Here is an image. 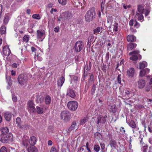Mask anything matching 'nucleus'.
<instances>
[{
    "mask_svg": "<svg viewBox=\"0 0 152 152\" xmlns=\"http://www.w3.org/2000/svg\"><path fill=\"white\" fill-rule=\"evenodd\" d=\"M34 65H36V67H37V61L38 59V55H35L34 57Z\"/></svg>",
    "mask_w": 152,
    "mask_h": 152,
    "instance_id": "e433bc0d",
    "label": "nucleus"
},
{
    "mask_svg": "<svg viewBox=\"0 0 152 152\" xmlns=\"http://www.w3.org/2000/svg\"><path fill=\"white\" fill-rule=\"evenodd\" d=\"M48 109V107L45 105L39 107V114H42L44 110H46Z\"/></svg>",
    "mask_w": 152,
    "mask_h": 152,
    "instance_id": "dca6fc26",
    "label": "nucleus"
},
{
    "mask_svg": "<svg viewBox=\"0 0 152 152\" xmlns=\"http://www.w3.org/2000/svg\"><path fill=\"white\" fill-rule=\"evenodd\" d=\"M50 152H57V149L56 148L52 147L50 149Z\"/></svg>",
    "mask_w": 152,
    "mask_h": 152,
    "instance_id": "603ef678",
    "label": "nucleus"
},
{
    "mask_svg": "<svg viewBox=\"0 0 152 152\" xmlns=\"http://www.w3.org/2000/svg\"><path fill=\"white\" fill-rule=\"evenodd\" d=\"M6 79L8 81V83L9 86L12 84L11 80V77L10 76H6Z\"/></svg>",
    "mask_w": 152,
    "mask_h": 152,
    "instance_id": "4c0bfd02",
    "label": "nucleus"
},
{
    "mask_svg": "<svg viewBox=\"0 0 152 152\" xmlns=\"http://www.w3.org/2000/svg\"><path fill=\"white\" fill-rule=\"evenodd\" d=\"M39 41H42L44 39L45 36V32L44 30L39 31Z\"/></svg>",
    "mask_w": 152,
    "mask_h": 152,
    "instance_id": "ddd939ff",
    "label": "nucleus"
},
{
    "mask_svg": "<svg viewBox=\"0 0 152 152\" xmlns=\"http://www.w3.org/2000/svg\"><path fill=\"white\" fill-rule=\"evenodd\" d=\"M48 145H51L53 144V142L51 140H49L48 141Z\"/></svg>",
    "mask_w": 152,
    "mask_h": 152,
    "instance_id": "680f3d73",
    "label": "nucleus"
},
{
    "mask_svg": "<svg viewBox=\"0 0 152 152\" xmlns=\"http://www.w3.org/2000/svg\"><path fill=\"white\" fill-rule=\"evenodd\" d=\"M12 116V114L9 112H6L4 114V117L5 120L7 121L10 120Z\"/></svg>",
    "mask_w": 152,
    "mask_h": 152,
    "instance_id": "2eb2a0df",
    "label": "nucleus"
},
{
    "mask_svg": "<svg viewBox=\"0 0 152 152\" xmlns=\"http://www.w3.org/2000/svg\"><path fill=\"white\" fill-rule=\"evenodd\" d=\"M146 74L145 71L143 69L140 71V73L139 76L141 77H143Z\"/></svg>",
    "mask_w": 152,
    "mask_h": 152,
    "instance_id": "a19ab883",
    "label": "nucleus"
},
{
    "mask_svg": "<svg viewBox=\"0 0 152 152\" xmlns=\"http://www.w3.org/2000/svg\"><path fill=\"white\" fill-rule=\"evenodd\" d=\"M71 82H73L74 83H77V82L79 80V79L77 76L73 75L71 77Z\"/></svg>",
    "mask_w": 152,
    "mask_h": 152,
    "instance_id": "4be33fe9",
    "label": "nucleus"
},
{
    "mask_svg": "<svg viewBox=\"0 0 152 152\" xmlns=\"http://www.w3.org/2000/svg\"><path fill=\"white\" fill-rule=\"evenodd\" d=\"M29 37L28 35H25L23 37L24 41L28 42L29 40Z\"/></svg>",
    "mask_w": 152,
    "mask_h": 152,
    "instance_id": "49530a36",
    "label": "nucleus"
},
{
    "mask_svg": "<svg viewBox=\"0 0 152 152\" xmlns=\"http://www.w3.org/2000/svg\"><path fill=\"white\" fill-rule=\"evenodd\" d=\"M16 123L17 124L18 126H19L20 127V126H21V121L20 118L19 117H18L16 118Z\"/></svg>",
    "mask_w": 152,
    "mask_h": 152,
    "instance_id": "2f4dec72",
    "label": "nucleus"
},
{
    "mask_svg": "<svg viewBox=\"0 0 152 152\" xmlns=\"http://www.w3.org/2000/svg\"><path fill=\"white\" fill-rule=\"evenodd\" d=\"M12 99L14 102H15L17 101V97L14 94L12 95Z\"/></svg>",
    "mask_w": 152,
    "mask_h": 152,
    "instance_id": "09e8293b",
    "label": "nucleus"
},
{
    "mask_svg": "<svg viewBox=\"0 0 152 152\" xmlns=\"http://www.w3.org/2000/svg\"><path fill=\"white\" fill-rule=\"evenodd\" d=\"M2 5L0 4V19L1 18V14L2 12Z\"/></svg>",
    "mask_w": 152,
    "mask_h": 152,
    "instance_id": "bf43d9fd",
    "label": "nucleus"
},
{
    "mask_svg": "<svg viewBox=\"0 0 152 152\" xmlns=\"http://www.w3.org/2000/svg\"><path fill=\"white\" fill-rule=\"evenodd\" d=\"M137 99L138 101H139L141 99V98L142 97L141 96L139 95H137Z\"/></svg>",
    "mask_w": 152,
    "mask_h": 152,
    "instance_id": "e2e57ef3",
    "label": "nucleus"
},
{
    "mask_svg": "<svg viewBox=\"0 0 152 152\" xmlns=\"http://www.w3.org/2000/svg\"><path fill=\"white\" fill-rule=\"evenodd\" d=\"M36 140V138L34 136L30 137V140H29L28 143L32 146H29L27 148L28 152H38L37 149L33 146L35 144Z\"/></svg>",
    "mask_w": 152,
    "mask_h": 152,
    "instance_id": "f03ea898",
    "label": "nucleus"
},
{
    "mask_svg": "<svg viewBox=\"0 0 152 152\" xmlns=\"http://www.w3.org/2000/svg\"><path fill=\"white\" fill-rule=\"evenodd\" d=\"M121 132L122 133H124L125 132L124 128L123 127H121L120 129Z\"/></svg>",
    "mask_w": 152,
    "mask_h": 152,
    "instance_id": "052dcab7",
    "label": "nucleus"
},
{
    "mask_svg": "<svg viewBox=\"0 0 152 152\" xmlns=\"http://www.w3.org/2000/svg\"><path fill=\"white\" fill-rule=\"evenodd\" d=\"M70 117V114L69 112L68 111H63L61 114V118L65 122L68 121Z\"/></svg>",
    "mask_w": 152,
    "mask_h": 152,
    "instance_id": "39448f33",
    "label": "nucleus"
},
{
    "mask_svg": "<svg viewBox=\"0 0 152 152\" xmlns=\"http://www.w3.org/2000/svg\"><path fill=\"white\" fill-rule=\"evenodd\" d=\"M19 83L20 85H23L27 81V79L26 76L24 75H20L18 78Z\"/></svg>",
    "mask_w": 152,
    "mask_h": 152,
    "instance_id": "0eeeda50",
    "label": "nucleus"
},
{
    "mask_svg": "<svg viewBox=\"0 0 152 152\" xmlns=\"http://www.w3.org/2000/svg\"><path fill=\"white\" fill-rule=\"evenodd\" d=\"M76 124L75 121H74L72 122L71 126L69 128V130L71 131L74 129Z\"/></svg>",
    "mask_w": 152,
    "mask_h": 152,
    "instance_id": "f704fd0d",
    "label": "nucleus"
},
{
    "mask_svg": "<svg viewBox=\"0 0 152 152\" xmlns=\"http://www.w3.org/2000/svg\"><path fill=\"white\" fill-rule=\"evenodd\" d=\"M142 14L138 13V12H136V14L135 15V17L137 18L138 20H142L143 21L144 19Z\"/></svg>",
    "mask_w": 152,
    "mask_h": 152,
    "instance_id": "aec40b11",
    "label": "nucleus"
},
{
    "mask_svg": "<svg viewBox=\"0 0 152 152\" xmlns=\"http://www.w3.org/2000/svg\"><path fill=\"white\" fill-rule=\"evenodd\" d=\"M83 47V45L82 41H78L75 44L74 47L75 50L77 52H80Z\"/></svg>",
    "mask_w": 152,
    "mask_h": 152,
    "instance_id": "423d86ee",
    "label": "nucleus"
},
{
    "mask_svg": "<svg viewBox=\"0 0 152 152\" xmlns=\"http://www.w3.org/2000/svg\"><path fill=\"white\" fill-rule=\"evenodd\" d=\"M95 15L96 13L94 8H91L86 14L85 15L86 21L88 22H90L92 21L95 18Z\"/></svg>",
    "mask_w": 152,
    "mask_h": 152,
    "instance_id": "f257e3e1",
    "label": "nucleus"
},
{
    "mask_svg": "<svg viewBox=\"0 0 152 152\" xmlns=\"http://www.w3.org/2000/svg\"><path fill=\"white\" fill-rule=\"evenodd\" d=\"M12 66L13 67L16 68L17 67V64L16 63H13L12 65Z\"/></svg>",
    "mask_w": 152,
    "mask_h": 152,
    "instance_id": "774afa93",
    "label": "nucleus"
},
{
    "mask_svg": "<svg viewBox=\"0 0 152 152\" xmlns=\"http://www.w3.org/2000/svg\"><path fill=\"white\" fill-rule=\"evenodd\" d=\"M94 149L96 151L98 152L99 151L100 148L99 145H95L94 146Z\"/></svg>",
    "mask_w": 152,
    "mask_h": 152,
    "instance_id": "c03bdc74",
    "label": "nucleus"
},
{
    "mask_svg": "<svg viewBox=\"0 0 152 152\" xmlns=\"http://www.w3.org/2000/svg\"><path fill=\"white\" fill-rule=\"evenodd\" d=\"M127 40L129 42H135L136 40V37L132 35H128L127 37Z\"/></svg>",
    "mask_w": 152,
    "mask_h": 152,
    "instance_id": "a211bd4d",
    "label": "nucleus"
},
{
    "mask_svg": "<svg viewBox=\"0 0 152 152\" xmlns=\"http://www.w3.org/2000/svg\"><path fill=\"white\" fill-rule=\"evenodd\" d=\"M1 131V134H8V132H9V129L7 127L2 128Z\"/></svg>",
    "mask_w": 152,
    "mask_h": 152,
    "instance_id": "412c9836",
    "label": "nucleus"
},
{
    "mask_svg": "<svg viewBox=\"0 0 152 152\" xmlns=\"http://www.w3.org/2000/svg\"><path fill=\"white\" fill-rule=\"evenodd\" d=\"M147 149V147L146 146H144L143 148V152H146Z\"/></svg>",
    "mask_w": 152,
    "mask_h": 152,
    "instance_id": "338daca9",
    "label": "nucleus"
},
{
    "mask_svg": "<svg viewBox=\"0 0 152 152\" xmlns=\"http://www.w3.org/2000/svg\"><path fill=\"white\" fill-rule=\"evenodd\" d=\"M6 33V27L4 25L1 26L0 28V34L2 35Z\"/></svg>",
    "mask_w": 152,
    "mask_h": 152,
    "instance_id": "5701e85b",
    "label": "nucleus"
},
{
    "mask_svg": "<svg viewBox=\"0 0 152 152\" xmlns=\"http://www.w3.org/2000/svg\"><path fill=\"white\" fill-rule=\"evenodd\" d=\"M59 4L62 5L64 6L66 4L67 0H58Z\"/></svg>",
    "mask_w": 152,
    "mask_h": 152,
    "instance_id": "473e14b6",
    "label": "nucleus"
},
{
    "mask_svg": "<svg viewBox=\"0 0 152 152\" xmlns=\"http://www.w3.org/2000/svg\"><path fill=\"white\" fill-rule=\"evenodd\" d=\"M102 29V28L99 27H98L96 28L94 30V34H95L96 33H98Z\"/></svg>",
    "mask_w": 152,
    "mask_h": 152,
    "instance_id": "c9c22d12",
    "label": "nucleus"
},
{
    "mask_svg": "<svg viewBox=\"0 0 152 152\" xmlns=\"http://www.w3.org/2000/svg\"><path fill=\"white\" fill-rule=\"evenodd\" d=\"M88 117H84L82 118L80 120V124L83 125L86 122L88 121Z\"/></svg>",
    "mask_w": 152,
    "mask_h": 152,
    "instance_id": "c756f323",
    "label": "nucleus"
},
{
    "mask_svg": "<svg viewBox=\"0 0 152 152\" xmlns=\"http://www.w3.org/2000/svg\"><path fill=\"white\" fill-rule=\"evenodd\" d=\"M29 111L31 112V113H34L36 112V109L34 107L28 108Z\"/></svg>",
    "mask_w": 152,
    "mask_h": 152,
    "instance_id": "79ce46f5",
    "label": "nucleus"
},
{
    "mask_svg": "<svg viewBox=\"0 0 152 152\" xmlns=\"http://www.w3.org/2000/svg\"><path fill=\"white\" fill-rule=\"evenodd\" d=\"M140 53L139 51L137 50L131 52L129 53V55H132V56L130 57V59L132 61H136L138 59L137 55Z\"/></svg>",
    "mask_w": 152,
    "mask_h": 152,
    "instance_id": "6e6552de",
    "label": "nucleus"
},
{
    "mask_svg": "<svg viewBox=\"0 0 152 152\" xmlns=\"http://www.w3.org/2000/svg\"><path fill=\"white\" fill-rule=\"evenodd\" d=\"M105 1H102L101 2V10L102 12H103L104 6Z\"/></svg>",
    "mask_w": 152,
    "mask_h": 152,
    "instance_id": "37998d69",
    "label": "nucleus"
},
{
    "mask_svg": "<svg viewBox=\"0 0 152 152\" xmlns=\"http://www.w3.org/2000/svg\"><path fill=\"white\" fill-rule=\"evenodd\" d=\"M3 53L4 56H9L10 54L11 51L8 46H5L4 47L3 50Z\"/></svg>",
    "mask_w": 152,
    "mask_h": 152,
    "instance_id": "9d476101",
    "label": "nucleus"
},
{
    "mask_svg": "<svg viewBox=\"0 0 152 152\" xmlns=\"http://www.w3.org/2000/svg\"><path fill=\"white\" fill-rule=\"evenodd\" d=\"M138 11L137 12H138V13L143 14L144 12V9L142 6L141 5L139 6L137 8Z\"/></svg>",
    "mask_w": 152,
    "mask_h": 152,
    "instance_id": "cd10ccee",
    "label": "nucleus"
},
{
    "mask_svg": "<svg viewBox=\"0 0 152 152\" xmlns=\"http://www.w3.org/2000/svg\"><path fill=\"white\" fill-rule=\"evenodd\" d=\"M10 19V17L9 16L7 15H5V18L3 21V22L5 25L7 24L8 23Z\"/></svg>",
    "mask_w": 152,
    "mask_h": 152,
    "instance_id": "7c9ffc66",
    "label": "nucleus"
},
{
    "mask_svg": "<svg viewBox=\"0 0 152 152\" xmlns=\"http://www.w3.org/2000/svg\"><path fill=\"white\" fill-rule=\"evenodd\" d=\"M120 77L121 75H118L117 78V81L119 84L121 83V78Z\"/></svg>",
    "mask_w": 152,
    "mask_h": 152,
    "instance_id": "3c124183",
    "label": "nucleus"
},
{
    "mask_svg": "<svg viewBox=\"0 0 152 152\" xmlns=\"http://www.w3.org/2000/svg\"><path fill=\"white\" fill-rule=\"evenodd\" d=\"M106 117V116H104V117L102 115L99 116L96 120V123L98 125H99V124L104 123L106 121L105 118Z\"/></svg>",
    "mask_w": 152,
    "mask_h": 152,
    "instance_id": "1a4fd4ad",
    "label": "nucleus"
},
{
    "mask_svg": "<svg viewBox=\"0 0 152 152\" xmlns=\"http://www.w3.org/2000/svg\"><path fill=\"white\" fill-rule=\"evenodd\" d=\"M44 98L43 96L41 97L39 99V101L40 103H42L44 100Z\"/></svg>",
    "mask_w": 152,
    "mask_h": 152,
    "instance_id": "69168bd1",
    "label": "nucleus"
},
{
    "mask_svg": "<svg viewBox=\"0 0 152 152\" xmlns=\"http://www.w3.org/2000/svg\"><path fill=\"white\" fill-rule=\"evenodd\" d=\"M28 107L29 108L31 107H34L35 104L33 103V102L32 101H30L28 102Z\"/></svg>",
    "mask_w": 152,
    "mask_h": 152,
    "instance_id": "58836bf2",
    "label": "nucleus"
},
{
    "mask_svg": "<svg viewBox=\"0 0 152 152\" xmlns=\"http://www.w3.org/2000/svg\"><path fill=\"white\" fill-rule=\"evenodd\" d=\"M143 70L146 74H148L150 71V69L148 68H146Z\"/></svg>",
    "mask_w": 152,
    "mask_h": 152,
    "instance_id": "4d7b16f0",
    "label": "nucleus"
},
{
    "mask_svg": "<svg viewBox=\"0 0 152 152\" xmlns=\"http://www.w3.org/2000/svg\"><path fill=\"white\" fill-rule=\"evenodd\" d=\"M129 125L131 127L133 128H135L136 127V125L134 122L133 121H131Z\"/></svg>",
    "mask_w": 152,
    "mask_h": 152,
    "instance_id": "72a5a7b5",
    "label": "nucleus"
},
{
    "mask_svg": "<svg viewBox=\"0 0 152 152\" xmlns=\"http://www.w3.org/2000/svg\"><path fill=\"white\" fill-rule=\"evenodd\" d=\"M78 103L76 101L69 102L67 104V106L69 110L72 111H75L77 108Z\"/></svg>",
    "mask_w": 152,
    "mask_h": 152,
    "instance_id": "20e7f679",
    "label": "nucleus"
},
{
    "mask_svg": "<svg viewBox=\"0 0 152 152\" xmlns=\"http://www.w3.org/2000/svg\"><path fill=\"white\" fill-rule=\"evenodd\" d=\"M45 102L46 104H49L50 103L51 98L49 95L47 96L45 98Z\"/></svg>",
    "mask_w": 152,
    "mask_h": 152,
    "instance_id": "b1692460",
    "label": "nucleus"
},
{
    "mask_svg": "<svg viewBox=\"0 0 152 152\" xmlns=\"http://www.w3.org/2000/svg\"><path fill=\"white\" fill-rule=\"evenodd\" d=\"M65 79L63 77H61L57 81V85L58 86L61 87L64 83Z\"/></svg>",
    "mask_w": 152,
    "mask_h": 152,
    "instance_id": "6ab92c4d",
    "label": "nucleus"
},
{
    "mask_svg": "<svg viewBox=\"0 0 152 152\" xmlns=\"http://www.w3.org/2000/svg\"><path fill=\"white\" fill-rule=\"evenodd\" d=\"M53 11L56 12L57 11V9H56L52 8L51 10L50 11V13L52 14L53 13Z\"/></svg>",
    "mask_w": 152,
    "mask_h": 152,
    "instance_id": "0e129e2a",
    "label": "nucleus"
},
{
    "mask_svg": "<svg viewBox=\"0 0 152 152\" xmlns=\"http://www.w3.org/2000/svg\"><path fill=\"white\" fill-rule=\"evenodd\" d=\"M28 128V126L26 124H24L23 125H22V126H20V127H19V128L20 129H27Z\"/></svg>",
    "mask_w": 152,
    "mask_h": 152,
    "instance_id": "de8ad7c7",
    "label": "nucleus"
},
{
    "mask_svg": "<svg viewBox=\"0 0 152 152\" xmlns=\"http://www.w3.org/2000/svg\"><path fill=\"white\" fill-rule=\"evenodd\" d=\"M23 144L24 146H26L27 147L28 145V140L26 139L25 140H23Z\"/></svg>",
    "mask_w": 152,
    "mask_h": 152,
    "instance_id": "8fccbe9b",
    "label": "nucleus"
},
{
    "mask_svg": "<svg viewBox=\"0 0 152 152\" xmlns=\"http://www.w3.org/2000/svg\"><path fill=\"white\" fill-rule=\"evenodd\" d=\"M66 95L72 98H74L76 96L75 94L74 91L70 88H69L67 89Z\"/></svg>",
    "mask_w": 152,
    "mask_h": 152,
    "instance_id": "9b49d317",
    "label": "nucleus"
},
{
    "mask_svg": "<svg viewBox=\"0 0 152 152\" xmlns=\"http://www.w3.org/2000/svg\"><path fill=\"white\" fill-rule=\"evenodd\" d=\"M12 134L0 135V141L2 143H6L9 141L12 142Z\"/></svg>",
    "mask_w": 152,
    "mask_h": 152,
    "instance_id": "7ed1b4c3",
    "label": "nucleus"
},
{
    "mask_svg": "<svg viewBox=\"0 0 152 152\" xmlns=\"http://www.w3.org/2000/svg\"><path fill=\"white\" fill-rule=\"evenodd\" d=\"M138 86L140 88H143L145 85V82L144 80L140 79L138 82Z\"/></svg>",
    "mask_w": 152,
    "mask_h": 152,
    "instance_id": "4468645a",
    "label": "nucleus"
},
{
    "mask_svg": "<svg viewBox=\"0 0 152 152\" xmlns=\"http://www.w3.org/2000/svg\"><path fill=\"white\" fill-rule=\"evenodd\" d=\"M118 23H115L113 27V30L115 31H118Z\"/></svg>",
    "mask_w": 152,
    "mask_h": 152,
    "instance_id": "a18cd8bd",
    "label": "nucleus"
},
{
    "mask_svg": "<svg viewBox=\"0 0 152 152\" xmlns=\"http://www.w3.org/2000/svg\"><path fill=\"white\" fill-rule=\"evenodd\" d=\"M100 146L101 147V148L102 150H103L105 148V145L104 143H100Z\"/></svg>",
    "mask_w": 152,
    "mask_h": 152,
    "instance_id": "13d9d810",
    "label": "nucleus"
},
{
    "mask_svg": "<svg viewBox=\"0 0 152 152\" xmlns=\"http://www.w3.org/2000/svg\"><path fill=\"white\" fill-rule=\"evenodd\" d=\"M109 111L111 112L115 113L116 111V108L114 105H112L109 108Z\"/></svg>",
    "mask_w": 152,
    "mask_h": 152,
    "instance_id": "393cba45",
    "label": "nucleus"
},
{
    "mask_svg": "<svg viewBox=\"0 0 152 152\" xmlns=\"http://www.w3.org/2000/svg\"><path fill=\"white\" fill-rule=\"evenodd\" d=\"M32 18L34 19H38V14H34L32 15Z\"/></svg>",
    "mask_w": 152,
    "mask_h": 152,
    "instance_id": "6e6d98bb",
    "label": "nucleus"
},
{
    "mask_svg": "<svg viewBox=\"0 0 152 152\" xmlns=\"http://www.w3.org/2000/svg\"><path fill=\"white\" fill-rule=\"evenodd\" d=\"M0 152H7V148L3 146L0 148Z\"/></svg>",
    "mask_w": 152,
    "mask_h": 152,
    "instance_id": "ea45409f",
    "label": "nucleus"
},
{
    "mask_svg": "<svg viewBox=\"0 0 152 152\" xmlns=\"http://www.w3.org/2000/svg\"><path fill=\"white\" fill-rule=\"evenodd\" d=\"M137 46V44L134 43H129L127 45V50L130 51L133 48H135Z\"/></svg>",
    "mask_w": 152,
    "mask_h": 152,
    "instance_id": "f3484780",
    "label": "nucleus"
},
{
    "mask_svg": "<svg viewBox=\"0 0 152 152\" xmlns=\"http://www.w3.org/2000/svg\"><path fill=\"white\" fill-rule=\"evenodd\" d=\"M110 144L111 148H115L116 146V143L115 140H111L110 142Z\"/></svg>",
    "mask_w": 152,
    "mask_h": 152,
    "instance_id": "a878e982",
    "label": "nucleus"
},
{
    "mask_svg": "<svg viewBox=\"0 0 152 152\" xmlns=\"http://www.w3.org/2000/svg\"><path fill=\"white\" fill-rule=\"evenodd\" d=\"M71 14L68 13H64L63 14L62 18L64 20L67 19L68 18L70 17Z\"/></svg>",
    "mask_w": 152,
    "mask_h": 152,
    "instance_id": "c85d7f7f",
    "label": "nucleus"
},
{
    "mask_svg": "<svg viewBox=\"0 0 152 152\" xmlns=\"http://www.w3.org/2000/svg\"><path fill=\"white\" fill-rule=\"evenodd\" d=\"M134 70L133 68H130L127 71V75L128 77L131 78L134 76Z\"/></svg>",
    "mask_w": 152,
    "mask_h": 152,
    "instance_id": "f8f14e48",
    "label": "nucleus"
},
{
    "mask_svg": "<svg viewBox=\"0 0 152 152\" xmlns=\"http://www.w3.org/2000/svg\"><path fill=\"white\" fill-rule=\"evenodd\" d=\"M59 27L58 26L54 28V31L56 32H58L59 31Z\"/></svg>",
    "mask_w": 152,
    "mask_h": 152,
    "instance_id": "864d4df0",
    "label": "nucleus"
},
{
    "mask_svg": "<svg viewBox=\"0 0 152 152\" xmlns=\"http://www.w3.org/2000/svg\"><path fill=\"white\" fill-rule=\"evenodd\" d=\"M147 64L145 61H143L139 64L140 69H143L147 66Z\"/></svg>",
    "mask_w": 152,
    "mask_h": 152,
    "instance_id": "bb28decb",
    "label": "nucleus"
},
{
    "mask_svg": "<svg viewBox=\"0 0 152 152\" xmlns=\"http://www.w3.org/2000/svg\"><path fill=\"white\" fill-rule=\"evenodd\" d=\"M134 23V20H130L129 22V24L130 26H133Z\"/></svg>",
    "mask_w": 152,
    "mask_h": 152,
    "instance_id": "5fc2aeb1",
    "label": "nucleus"
}]
</instances>
